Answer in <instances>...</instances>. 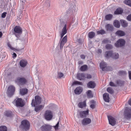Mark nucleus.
<instances>
[{"label": "nucleus", "mask_w": 131, "mask_h": 131, "mask_svg": "<svg viewBox=\"0 0 131 131\" xmlns=\"http://www.w3.org/2000/svg\"><path fill=\"white\" fill-rule=\"evenodd\" d=\"M30 126L29 121L26 119H24L21 121L19 127L22 130L27 131L29 130Z\"/></svg>", "instance_id": "1"}, {"label": "nucleus", "mask_w": 131, "mask_h": 131, "mask_svg": "<svg viewBox=\"0 0 131 131\" xmlns=\"http://www.w3.org/2000/svg\"><path fill=\"white\" fill-rule=\"evenodd\" d=\"M60 27H63L61 33V39L67 33V30L66 29L67 23L64 22L63 19H61L60 20Z\"/></svg>", "instance_id": "2"}, {"label": "nucleus", "mask_w": 131, "mask_h": 131, "mask_svg": "<svg viewBox=\"0 0 131 131\" xmlns=\"http://www.w3.org/2000/svg\"><path fill=\"white\" fill-rule=\"evenodd\" d=\"M15 91V88L13 85L9 86L6 92L7 96L9 97H11L14 94Z\"/></svg>", "instance_id": "3"}, {"label": "nucleus", "mask_w": 131, "mask_h": 131, "mask_svg": "<svg viewBox=\"0 0 131 131\" xmlns=\"http://www.w3.org/2000/svg\"><path fill=\"white\" fill-rule=\"evenodd\" d=\"M35 101L34 99H33L32 101L31 105L32 106H38L41 103V98L39 96H35Z\"/></svg>", "instance_id": "4"}, {"label": "nucleus", "mask_w": 131, "mask_h": 131, "mask_svg": "<svg viewBox=\"0 0 131 131\" xmlns=\"http://www.w3.org/2000/svg\"><path fill=\"white\" fill-rule=\"evenodd\" d=\"M124 118L129 120L131 118V108L126 107L124 111Z\"/></svg>", "instance_id": "5"}, {"label": "nucleus", "mask_w": 131, "mask_h": 131, "mask_svg": "<svg viewBox=\"0 0 131 131\" xmlns=\"http://www.w3.org/2000/svg\"><path fill=\"white\" fill-rule=\"evenodd\" d=\"M15 81L19 85H22L25 84L27 81L24 77H18L17 78Z\"/></svg>", "instance_id": "6"}, {"label": "nucleus", "mask_w": 131, "mask_h": 131, "mask_svg": "<svg viewBox=\"0 0 131 131\" xmlns=\"http://www.w3.org/2000/svg\"><path fill=\"white\" fill-rule=\"evenodd\" d=\"M44 117L45 119L47 120L50 121L53 117V113L51 111L47 110L44 114Z\"/></svg>", "instance_id": "7"}, {"label": "nucleus", "mask_w": 131, "mask_h": 131, "mask_svg": "<svg viewBox=\"0 0 131 131\" xmlns=\"http://www.w3.org/2000/svg\"><path fill=\"white\" fill-rule=\"evenodd\" d=\"M73 6H71V7L69 8L67 11L65 17V18H66V19H67V20H70L71 17H70L73 14Z\"/></svg>", "instance_id": "8"}, {"label": "nucleus", "mask_w": 131, "mask_h": 131, "mask_svg": "<svg viewBox=\"0 0 131 131\" xmlns=\"http://www.w3.org/2000/svg\"><path fill=\"white\" fill-rule=\"evenodd\" d=\"M16 106L18 107H22L25 104L21 98H17L15 100Z\"/></svg>", "instance_id": "9"}, {"label": "nucleus", "mask_w": 131, "mask_h": 131, "mask_svg": "<svg viewBox=\"0 0 131 131\" xmlns=\"http://www.w3.org/2000/svg\"><path fill=\"white\" fill-rule=\"evenodd\" d=\"M100 67L102 69V70L104 71H108L111 67H107V64L104 61H102L100 63Z\"/></svg>", "instance_id": "10"}, {"label": "nucleus", "mask_w": 131, "mask_h": 131, "mask_svg": "<svg viewBox=\"0 0 131 131\" xmlns=\"http://www.w3.org/2000/svg\"><path fill=\"white\" fill-rule=\"evenodd\" d=\"M79 116L78 118H85L89 115V110H88L86 111H81L79 112Z\"/></svg>", "instance_id": "11"}, {"label": "nucleus", "mask_w": 131, "mask_h": 131, "mask_svg": "<svg viewBox=\"0 0 131 131\" xmlns=\"http://www.w3.org/2000/svg\"><path fill=\"white\" fill-rule=\"evenodd\" d=\"M125 41L123 39H119L115 43V46L117 47H122L124 45Z\"/></svg>", "instance_id": "12"}, {"label": "nucleus", "mask_w": 131, "mask_h": 131, "mask_svg": "<svg viewBox=\"0 0 131 131\" xmlns=\"http://www.w3.org/2000/svg\"><path fill=\"white\" fill-rule=\"evenodd\" d=\"M91 122L90 118L86 117L81 121V124L83 126H86L90 124Z\"/></svg>", "instance_id": "13"}, {"label": "nucleus", "mask_w": 131, "mask_h": 131, "mask_svg": "<svg viewBox=\"0 0 131 131\" xmlns=\"http://www.w3.org/2000/svg\"><path fill=\"white\" fill-rule=\"evenodd\" d=\"M51 128L50 125L44 124L40 127V129L42 131H50Z\"/></svg>", "instance_id": "14"}, {"label": "nucleus", "mask_w": 131, "mask_h": 131, "mask_svg": "<svg viewBox=\"0 0 131 131\" xmlns=\"http://www.w3.org/2000/svg\"><path fill=\"white\" fill-rule=\"evenodd\" d=\"M108 119L109 124L113 126H114L116 124L115 118L111 116H108Z\"/></svg>", "instance_id": "15"}, {"label": "nucleus", "mask_w": 131, "mask_h": 131, "mask_svg": "<svg viewBox=\"0 0 131 131\" xmlns=\"http://www.w3.org/2000/svg\"><path fill=\"white\" fill-rule=\"evenodd\" d=\"M14 32L17 33L18 34H21L22 32V29L19 26H16L14 28Z\"/></svg>", "instance_id": "16"}, {"label": "nucleus", "mask_w": 131, "mask_h": 131, "mask_svg": "<svg viewBox=\"0 0 131 131\" xmlns=\"http://www.w3.org/2000/svg\"><path fill=\"white\" fill-rule=\"evenodd\" d=\"M105 27L107 31H112L114 30V27L111 24H108L105 25Z\"/></svg>", "instance_id": "17"}, {"label": "nucleus", "mask_w": 131, "mask_h": 131, "mask_svg": "<svg viewBox=\"0 0 131 131\" xmlns=\"http://www.w3.org/2000/svg\"><path fill=\"white\" fill-rule=\"evenodd\" d=\"M115 83L116 84L117 86H122L124 85L125 81L120 79H118L115 81Z\"/></svg>", "instance_id": "18"}, {"label": "nucleus", "mask_w": 131, "mask_h": 131, "mask_svg": "<svg viewBox=\"0 0 131 131\" xmlns=\"http://www.w3.org/2000/svg\"><path fill=\"white\" fill-rule=\"evenodd\" d=\"M27 61L25 59L21 60L19 62L20 66L22 67H25L27 65Z\"/></svg>", "instance_id": "19"}, {"label": "nucleus", "mask_w": 131, "mask_h": 131, "mask_svg": "<svg viewBox=\"0 0 131 131\" xmlns=\"http://www.w3.org/2000/svg\"><path fill=\"white\" fill-rule=\"evenodd\" d=\"M103 98L104 101L106 102H109L110 101L109 95L107 93H104L103 95Z\"/></svg>", "instance_id": "20"}, {"label": "nucleus", "mask_w": 131, "mask_h": 131, "mask_svg": "<svg viewBox=\"0 0 131 131\" xmlns=\"http://www.w3.org/2000/svg\"><path fill=\"white\" fill-rule=\"evenodd\" d=\"M83 91L82 87L79 86L77 88L74 90V93L76 94H79L81 93Z\"/></svg>", "instance_id": "21"}, {"label": "nucleus", "mask_w": 131, "mask_h": 131, "mask_svg": "<svg viewBox=\"0 0 131 131\" xmlns=\"http://www.w3.org/2000/svg\"><path fill=\"white\" fill-rule=\"evenodd\" d=\"M8 46L12 50H14L15 51H17L19 52V53L20 54H21L22 53V51L23 50H24V48H22L20 49H16L15 48H14L13 47H12L10 45V44H8Z\"/></svg>", "instance_id": "22"}, {"label": "nucleus", "mask_w": 131, "mask_h": 131, "mask_svg": "<svg viewBox=\"0 0 131 131\" xmlns=\"http://www.w3.org/2000/svg\"><path fill=\"white\" fill-rule=\"evenodd\" d=\"M85 77V75L83 73H79L77 74V79L80 80L83 79Z\"/></svg>", "instance_id": "23"}, {"label": "nucleus", "mask_w": 131, "mask_h": 131, "mask_svg": "<svg viewBox=\"0 0 131 131\" xmlns=\"http://www.w3.org/2000/svg\"><path fill=\"white\" fill-rule=\"evenodd\" d=\"M113 53V52L112 51H106L105 53V56L106 58H108L110 57L112 58Z\"/></svg>", "instance_id": "24"}, {"label": "nucleus", "mask_w": 131, "mask_h": 131, "mask_svg": "<svg viewBox=\"0 0 131 131\" xmlns=\"http://www.w3.org/2000/svg\"><path fill=\"white\" fill-rule=\"evenodd\" d=\"M87 86L89 88H94L95 86V84L94 82L90 81L87 84Z\"/></svg>", "instance_id": "25"}, {"label": "nucleus", "mask_w": 131, "mask_h": 131, "mask_svg": "<svg viewBox=\"0 0 131 131\" xmlns=\"http://www.w3.org/2000/svg\"><path fill=\"white\" fill-rule=\"evenodd\" d=\"M78 106L79 108H83V107H86V101H84L83 102H80L79 103Z\"/></svg>", "instance_id": "26"}, {"label": "nucleus", "mask_w": 131, "mask_h": 131, "mask_svg": "<svg viewBox=\"0 0 131 131\" xmlns=\"http://www.w3.org/2000/svg\"><path fill=\"white\" fill-rule=\"evenodd\" d=\"M28 89L26 88L21 89L20 90V93L21 95H23L27 93Z\"/></svg>", "instance_id": "27"}, {"label": "nucleus", "mask_w": 131, "mask_h": 131, "mask_svg": "<svg viewBox=\"0 0 131 131\" xmlns=\"http://www.w3.org/2000/svg\"><path fill=\"white\" fill-rule=\"evenodd\" d=\"M115 34L116 35L120 37L124 36L125 35V33L124 32L120 30L117 31L115 33Z\"/></svg>", "instance_id": "28"}, {"label": "nucleus", "mask_w": 131, "mask_h": 131, "mask_svg": "<svg viewBox=\"0 0 131 131\" xmlns=\"http://www.w3.org/2000/svg\"><path fill=\"white\" fill-rule=\"evenodd\" d=\"M121 26L124 27H125L128 26V23L126 20L121 19L120 20Z\"/></svg>", "instance_id": "29"}, {"label": "nucleus", "mask_w": 131, "mask_h": 131, "mask_svg": "<svg viewBox=\"0 0 131 131\" xmlns=\"http://www.w3.org/2000/svg\"><path fill=\"white\" fill-rule=\"evenodd\" d=\"M123 12V10L122 9L119 8H117L114 12L115 14H121Z\"/></svg>", "instance_id": "30"}, {"label": "nucleus", "mask_w": 131, "mask_h": 131, "mask_svg": "<svg viewBox=\"0 0 131 131\" xmlns=\"http://www.w3.org/2000/svg\"><path fill=\"white\" fill-rule=\"evenodd\" d=\"M114 26L116 27L119 28L120 26L119 21L117 20H115L113 23Z\"/></svg>", "instance_id": "31"}, {"label": "nucleus", "mask_w": 131, "mask_h": 131, "mask_svg": "<svg viewBox=\"0 0 131 131\" xmlns=\"http://www.w3.org/2000/svg\"><path fill=\"white\" fill-rule=\"evenodd\" d=\"M34 106L35 108V111L36 112H38L39 111L41 110L43 107V106L42 105H40L39 106Z\"/></svg>", "instance_id": "32"}, {"label": "nucleus", "mask_w": 131, "mask_h": 131, "mask_svg": "<svg viewBox=\"0 0 131 131\" xmlns=\"http://www.w3.org/2000/svg\"><path fill=\"white\" fill-rule=\"evenodd\" d=\"M113 16L112 14H108L106 15L105 17V19L106 20H110L112 19Z\"/></svg>", "instance_id": "33"}, {"label": "nucleus", "mask_w": 131, "mask_h": 131, "mask_svg": "<svg viewBox=\"0 0 131 131\" xmlns=\"http://www.w3.org/2000/svg\"><path fill=\"white\" fill-rule=\"evenodd\" d=\"M4 115L7 117H11L12 116V112L10 111H6L5 112Z\"/></svg>", "instance_id": "34"}, {"label": "nucleus", "mask_w": 131, "mask_h": 131, "mask_svg": "<svg viewBox=\"0 0 131 131\" xmlns=\"http://www.w3.org/2000/svg\"><path fill=\"white\" fill-rule=\"evenodd\" d=\"M88 67L86 65H84L82 66L80 68V70L82 71H84L87 70Z\"/></svg>", "instance_id": "35"}, {"label": "nucleus", "mask_w": 131, "mask_h": 131, "mask_svg": "<svg viewBox=\"0 0 131 131\" xmlns=\"http://www.w3.org/2000/svg\"><path fill=\"white\" fill-rule=\"evenodd\" d=\"M95 33L93 32H90L88 34V37L89 38H93L95 36Z\"/></svg>", "instance_id": "36"}, {"label": "nucleus", "mask_w": 131, "mask_h": 131, "mask_svg": "<svg viewBox=\"0 0 131 131\" xmlns=\"http://www.w3.org/2000/svg\"><path fill=\"white\" fill-rule=\"evenodd\" d=\"M119 57V55L118 53H113L112 58L114 59H116L118 58Z\"/></svg>", "instance_id": "37"}, {"label": "nucleus", "mask_w": 131, "mask_h": 131, "mask_svg": "<svg viewBox=\"0 0 131 131\" xmlns=\"http://www.w3.org/2000/svg\"><path fill=\"white\" fill-rule=\"evenodd\" d=\"M124 3L125 4L131 7V0H125Z\"/></svg>", "instance_id": "38"}, {"label": "nucleus", "mask_w": 131, "mask_h": 131, "mask_svg": "<svg viewBox=\"0 0 131 131\" xmlns=\"http://www.w3.org/2000/svg\"><path fill=\"white\" fill-rule=\"evenodd\" d=\"M7 128L5 126H2L0 127V131H7Z\"/></svg>", "instance_id": "39"}, {"label": "nucleus", "mask_w": 131, "mask_h": 131, "mask_svg": "<svg viewBox=\"0 0 131 131\" xmlns=\"http://www.w3.org/2000/svg\"><path fill=\"white\" fill-rule=\"evenodd\" d=\"M86 93L87 94V96L89 97H93V95L92 93V92L91 90H88L86 92Z\"/></svg>", "instance_id": "40"}, {"label": "nucleus", "mask_w": 131, "mask_h": 131, "mask_svg": "<svg viewBox=\"0 0 131 131\" xmlns=\"http://www.w3.org/2000/svg\"><path fill=\"white\" fill-rule=\"evenodd\" d=\"M106 48L108 50H110L113 48V46L110 44H107L105 46Z\"/></svg>", "instance_id": "41"}, {"label": "nucleus", "mask_w": 131, "mask_h": 131, "mask_svg": "<svg viewBox=\"0 0 131 131\" xmlns=\"http://www.w3.org/2000/svg\"><path fill=\"white\" fill-rule=\"evenodd\" d=\"M107 91L111 94H113L114 92V91L112 89L111 87H108L107 89Z\"/></svg>", "instance_id": "42"}, {"label": "nucleus", "mask_w": 131, "mask_h": 131, "mask_svg": "<svg viewBox=\"0 0 131 131\" xmlns=\"http://www.w3.org/2000/svg\"><path fill=\"white\" fill-rule=\"evenodd\" d=\"M97 34H101V35H103L105 33V31L103 30H101L97 31Z\"/></svg>", "instance_id": "43"}, {"label": "nucleus", "mask_w": 131, "mask_h": 131, "mask_svg": "<svg viewBox=\"0 0 131 131\" xmlns=\"http://www.w3.org/2000/svg\"><path fill=\"white\" fill-rule=\"evenodd\" d=\"M73 84L74 85L79 84L81 85H82V82L77 81H74L73 82Z\"/></svg>", "instance_id": "44"}, {"label": "nucleus", "mask_w": 131, "mask_h": 131, "mask_svg": "<svg viewBox=\"0 0 131 131\" xmlns=\"http://www.w3.org/2000/svg\"><path fill=\"white\" fill-rule=\"evenodd\" d=\"M109 85L110 86H111L117 87V85L116 84V83L115 84L112 81H111L109 83Z\"/></svg>", "instance_id": "45"}, {"label": "nucleus", "mask_w": 131, "mask_h": 131, "mask_svg": "<svg viewBox=\"0 0 131 131\" xmlns=\"http://www.w3.org/2000/svg\"><path fill=\"white\" fill-rule=\"evenodd\" d=\"M58 78L61 79L63 76V74L61 72H59L58 73Z\"/></svg>", "instance_id": "46"}, {"label": "nucleus", "mask_w": 131, "mask_h": 131, "mask_svg": "<svg viewBox=\"0 0 131 131\" xmlns=\"http://www.w3.org/2000/svg\"><path fill=\"white\" fill-rule=\"evenodd\" d=\"M119 74L121 75H123L126 74V72L125 71H120L119 72Z\"/></svg>", "instance_id": "47"}, {"label": "nucleus", "mask_w": 131, "mask_h": 131, "mask_svg": "<svg viewBox=\"0 0 131 131\" xmlns=\"http://www.w3.org/2000/svg\"><path fill=\"white\" fill-rule=\"evenodd\" d=\"M66 43V42H63L62 41H61L60 43V47L61 49L62 48L64 45Z\"/></svg>", "instance_id": "48"}, {"label": "nucleus", "mask_w": 131, "mask_h": 131, "mask_svg": "<svg viewBox=\"0 0 131 131\" xmlns=\"http://www.w3.org/2000/svg\"><path fill=\"white\" fill-rule=\"evenodd\" d=\"M6 12H4L2 13L1 15V17L2 18H4L6 16V14H7Z\"/></svg>", "instance_id": "49"}, {"label": "nucleus", "mask_w": 131, "mask_h": 131, "mask_svg": "<svg viewBox=\"0 0 131 131\" xmlns=\"http://www.w3.org/2000/svg\"><path fill=\"white\" fill-rule=\"evenodd\" d=\"M67 36H65L62 39V41L64 42H66L67 41Z\"/></svg>", "instance_id": "50"}, {"label": "nucleus", "mask_w": 131, "mask_h": 131, "mask_svg": "<svg viewBox=\"0 0 131 131\" xmlns=\"http://www.w3.org/2000/svg\"><path fill=\"white\" fill-rule=\"evenodd\" d=\"M127 19L129 21H131V14L129 15L127 17Z\"/></svg>", "instance_id": "51"}, {"label": "nucleus", "mask_w": 131, "mask_h": 131, "mask_svg": "<svg viewBox=\"0 0 131 131\" xmlns=\"http://www.w3.org/2000/svg\"><path fill=\"white\" fill-rule=\"evenodd\" d=\"M59 122H58L56 125L54 126V128L55 129H58L59 125Z\"/></svg>", "instance_id": "52"}, {"label": "nucleus", "mask_w": 131, "mask_h": 131, "mask_svg": "<svg viewBox=\"0 0 131 131\" xmlns=\"http://www.w3.org/2000/svg\"><path fill=\"white\" fill-rule=\"evenodd\" d=\"M14 34L15 35V36L18 38L20 37V35L21 34H18L17 33L14 32Z\"/></svg>", "instance_id": "53"}, {"label": "nucleus", "mask_w": 131, "mask_h": 131, "mask_svg": "<svg viewBox=\"0 0 131 131\" xmlns=\"http://www.w3.org/2000/svg\"><path fill=\"white\" fill-rule=\"evenodd\" d=\"M85 77L88 79H90L92 78V76L90 74H87Z\"/></svg>", "instance_id": "54"}, {"label": "nucleus", "mask_w": 131, "mask_h": 131, "mask_svg": "<svg viewBox=\"0 0 131 131\" xmlns=\"http://www.w3.org/2000/svg\"><path fill=\"white\" fill-rule=\"evenodd\" d=\"M95 105L94 104H92L90 105V107L93 109L95 108Z\"/></svg>", "instance_id": "55"}, {"label": "nucleus", "mask_w": 131, "mask_h": 131, "mask_svg": "<svg viewBox=\"0 0 131 131\" xmlns=\"http://www.w3.org/2000/svg\"><path fill=\"white\" fill-rule=\"evenodd\" d=\"M80 57L82 59H84L85 58V56L84 54H81Z\"/></svg>", "instance_id": "56"}, {"label": "nucleus", "mask_w": 131, "mask_h": 131, "mask_svg": "<svg viewBox=\"0 0 131 131\" xmlns=\"http://www.w3.org/2000/svg\"><path fill=\"white\" fill-rule=\"evenodd\" d=\"M129 79L131 80V71H129L128 72Z\"/></svg>", "instance_id": "57"}, {"label": "nucleus", "mask_w": 131, "mask_h": 131, "mask_svg": "<svg viewBox=\"0 0 131 131\" xmlns=\"http://www.w3.org/2000/svg\"><path fill=\"white\" fill-rule=\"evenodd\" d=\"M13 57L14 58H16L17 56V54H16L14 52L13 53Z\"/></svg>", "instance_id": "58"}, {"label": "nucleus", "mask_w": 131, "mask_h": 131, "mask_svg": "<svg viewBox=\"0 0 131 131\" xmlns=\"http://www.w3.org/2000/svg\"><path fill=\"white\" fill-rule=\"evenodd\" d=\"M108 40H103V42L105 43H107L108 42Z\"/></svg>", "instance_id": "59"}, {"label": "nucleus", "mask_w": 131, "mask_h": 131, "mask_svg": "<svg viewBox=\"0 0 131 131\" xmlns=\"http://www.w3.org/2000/svg\"><path fill=\"white\" fill-rule=\"evenodd\" d=\"M128 103L131 106V99L128 101Z\"/></svg>", "instance_id": "60"}, {"label": "nucleus", "mask_w": 131, "mask_h": 131, "mask_svg": "<svg viewBox=\"0 0 131 131\" xmlns=\"http://www.w3.org/2000/svg\"><path fill=\"white\" fill-rule=\"evenodd\" d=\"M78 63L79 64H82L83 63V62L82 61H80L78 62Z\"/></svg>", "instance_id": "61"}, {"label": "nucleus", "mask_w": 131, "mask_h": 131, "mask_svg": "<svg viewBox=\"0 0 131 131\" xmlns=\"http://www.w3.org/2000/svg\"><path fill=\"white\" fill-rule=\"evenodd\" d=\"M3 35V34L1 32H0V37H2Z\"/></svg>", "instance_id": "62"}, {"label": "nucleus", "mask_w": 131, "mask_h": 131, "mask_svg": "<svg viewBox=\"0 0 131 131\" xmlns=\"http://www.w3.org/2000/svg\"><path fill=\"white\" fill-rule=\"evenodd\" d=\"M91 102L92 103H94L95 102V101L94 100H92L91 101Z\"/></svg>", "instance_id": "63"}, {"label": "nucleus", "mask_w": 131, "mask_h": 131, "mask_svg": "<svg viewBox=\"0 0 131 131\" xmlns=\"http://www.w3.org/2000/svg\"><path fill=\"white\" fill-rule=\"evenodd\" d=\"M98 51L99 52L101 53L102 52V50L101 49H99L98 50Z\"/></svg>", "instance_id": "64"}]
</instances>
